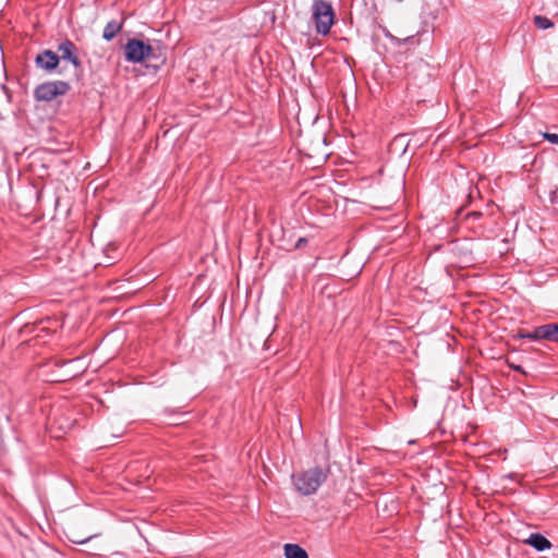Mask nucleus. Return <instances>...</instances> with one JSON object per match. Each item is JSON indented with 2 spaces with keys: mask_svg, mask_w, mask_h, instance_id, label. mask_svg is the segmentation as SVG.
Here are the masks:
<instances>
[{
  "mask_svg": "<svg viewBox=\"0 0 558 558\" xmlns=\"http://www.w3.org/2000/svg\"><path fill=\"white\" fill-rule=\"evenodd\" d=\"M122 23L117 21H110L107 23V25L104 28L102 37L107 41L112 40L117 34L121 31Z\"/></svg>",
  "mask_w": 558,
  "mask_h": 558,
  "instance_id": "obj_10",
  "label": "nucleus"
},
{
  "mask_svg": "<svg viewBox=\"0 0 558 558\" xmlns=\"http://www.w3.org/2000/svg\"><path fill=\"white\" fill-rule=\"evenodd\" d=\"M526 544L531 545L538 551L551 548V543L539 533H532L526 539Z\"/></svg>",
  "mask_w": 558,
  "mask_h": 558,
  "instance_id": "obj_8",
  "label": "nucleus"
},
{
  "mask_svg": "<svg viewBox=\"0 0 558 558\" xmlns=\"http://www.w3.org/2000/svg\"><path fill=\"white\" fill-rule=\"evenodd\" d=\"M58 52L60 53V59L68 60L75 68L81 66V60L78 59L76 52V46L69 39L63 40L58 46Z\"/></svg>",
  "mask_w": 558,
  "mask_h": 558,
  "instance_id": "obj_6",
  "label": "nucleus"
},
{
  "mask_svg": "<svg viewBox=\"0 0 558 558\" xmlns=\"http://www.w3.org/2000/svg\"><path fill=\"white\" fill-rule=\"evenodd\" d=\"M535 26L539 29H547L554 26V23L543 15H536L533 19Z\"/></svg>",
  "mask_w": 558,
  "mask_h": 558,
  "instance_id": "obj_11",
  "label": "nucleus"
},
{
  "mask_svg": "<svg viewBox=\"0 0 558 558\" xmlns=\"http://www.w3.org/2000/svg\"><path fill=\"white\" fill-rule=\"evenodd\" d=\"M88 539H89V537H88V538H85V539H75V541H73V542H74V543H77V544H84V543H86Z\"/></svg>",
  "mask_w": 558,
  "mask_h": 558,
  "instance_id": "obj_16",
  "label": "nucleus"
},
{
  "mask_svg": "<svg viewBox=\"0 0 558 558\" xmlns=\"http://www.w3.org/2000/svg\"><path fill=\"white\" fill-rule=\"evenodd\" d=\"M59 62L60 57L52 50L48 49L38 53L35 59L36 65L47 72H52L53 70H56L59 65Z\"/></svg>",
  "mask_w": 558,
  "mask_h": 558,
  "instance_id": "obj_5",
  "label": "nucleus"
},
{
  "mask_svg": "<svg viewBox=\"0 0 558 558\" xmlns=\"http://www.w3.org/2000/svg\"><path fill=\"white\" fill-rule=\"evenodd\" d=\"M165 50L163 46H151L143 40L132 38L124 46V56L125 60L132 63H142L145 60L153 59L165 62Z\"/></svg>",
  "mask_w": 558,
  "mask_h": 558,
  "instance_id": "obj_1",
  "label": "nucleus"
},
{
  "mask_svg": "<svg viewBox=\"0 0 558 558\" xmlns=\"http://www.w3.org/2000/svg\"><path fill=\"white\" fill-rule=\"evenodd\" d=\"M543 137L553 144H558V134L556 133H543Z\"/></svg>",
  "mask_w": 558,
  "mask_h": 558,
  "instance_id": "obj_12",
  "label": "nucleus"
},
{
  "mask_svg": "<svg viewBox=\"0 0 558 558\" xmlns=\"http://www.w3.org/2000/svg\"><path fill=\"white\" fill-rule=\"evenodd\" d=\"M551 201L558 202V187L551 193Z\"/></svg>",
  "mask_w": 558,
  "mask_h": 558,
  "instance_id": "obj_15",
  "label": "nucleus"
},
{
  "mask_svg": "<svg viewBox=\"0 0 558 558\" xmlns=\"http://www.w3.org/2000/svg\"><path fill=\"white\" fill-rule=\"evenodd\" d=\"M306 243H307L306 238H300L295 243V248H302L305 246Z\"/></svg>",
  "mask_w": 558,
  "mask_h": 558,
  "instance_id": "obj_14",
  "label": "nucleus"
},
{
  "mask_svg": "<svg viewBox=\"0 0 558 558\" xmlns=\"http://www.w3.org/2000/svg\"><path fill=\"white\" fill-rule=\"evenodd\" d=\"M518 337H519V338H522V339L537 340V339L533 336V331H532V332L519 331Z\"/></svg>",
  "mask_w": 558,
  "mask_h": 558,
  "instance_id": "obj_13",
  "label": "nucleus"
},
{
  "mask_svg": "<svg viewBox=\"0 0 558 558\" xmlns=\"http://www.w3.org/2000/svg\"><path fill=\"white\" fill-rule=\"evenodd\" d=\"M70 85L63 81L47 82L38 85L35 89V98L39 101H50L58 96L69 92Z\"/></svg>",
  "mask_w": 558,
  "mask_h": 558,
  "instance_id": "obj_4",
  "label": "nucleus"
},
{
  "mask_svg": "<svg viewBox=\"0 0 558 558\" xmlns=\"http://www.w3.org/2000/svg\"><path fill=\"white\" fill-rule=\"evenodd\" d=\"M533 336L541 340L546 339L558 342V324H546L534 329Z\"/></svg>",
  "mask_w": 558,
  "mask_h": 558,
  "instance_id": "obj_7",
  "label": "nucleus"
},
{
  "mask_svg": "<svg viewBox=\"0 0 558 558\" xmlns=\"http://www.w3.org/2000/svg\"><path fill=\"white\" fill-rule=\"evenodd\" d=\"M311 10L316 32L323 36L329 34L335 23L332 5L325 0H314Z\"/></svg>",
  "mask_w": 558,
  "mask_h": 558,
  "instance_id": "obj_3",
  "label": "nucleus"
},
{
  "mask_svg": "<svg viewBox=\"0 0 558 558\" xmlns=\"http://www.w3.org/2000/svg\"><path fill=\"white\" fill-rule=\"evenodd\" d=\"M328 470L315 466L305 471L292 474V483L298 493L302 496H310L317 492L320 485L327 480Z\"/></svg>",
  "mask_w": 558,
  "mask_h": 558,
  "instance_id": "obj_2",
  "label": "nucleus"
},
{
  "mask_svg": "<svg viewBox=\"0 0 558 558\" xmlns=\"http://www.w3.org/2000/svg\"><path fill=\"white\" fill-rule=\"evenodd\" d=\"M284 556L286 558H308L306 550L296 544H286Z\"/></svg>",
  "mask_w": 558,
  "mask_h": 558,
  "instance_id": "obj_9",
  "label": "nucleus"
}]
</instances>
